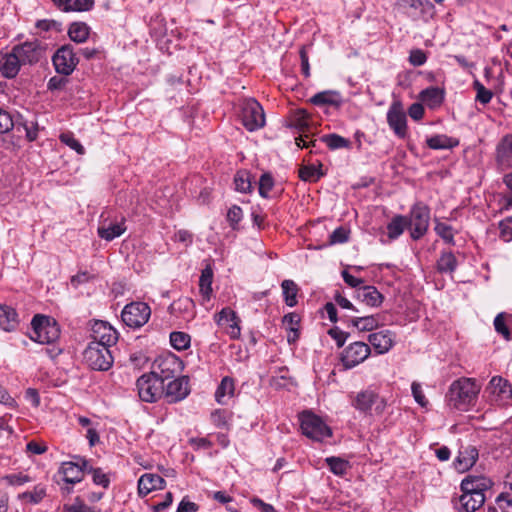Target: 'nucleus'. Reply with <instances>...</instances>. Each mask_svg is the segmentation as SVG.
<instances>
[{"mask_svg":"<svg viewBox=\"0 0 512 512\" xmlns=\"http://www.w3.org/2000/svg\"><path fill=\"white\" fill-rule=\"evenodd\" d=\"M481 390L475 379L462 377L453 381L446 394V401L449 407L467 411L473 406Z\"/></svg>","mask_w":512,"mask_h":512,"instance_id":"nucleus-1","label":"nucleus"},{"mask_svg":"<svg viewBox=\"0 0 512 512\" xmlns=\"http://www.w3.org/2000/svg\"><path fill=\"white\" fill-rule=\"evenodd\" d=\"M30 338L40 344H52L60 337V328L56 321L48 316L37 314L31 321Z\"/></svg>","mask_w":512,"mask_h":512,"instance_id":"nucleus-2","label":"nucleus"},{"mask_svg":"<svg viewBox=\"0 0 512 512\" xmlns=\"http://www.w3.org/2000/svg\"><path fill=\"white\" fill-rule=\"evenodd\" d=\"M111 347L99 342H90L83 353L85 362L93 370L107 371L113 364Z\"/></svg>","mask_w":512,"mask_h":512,"instance_id":"nucleus-3","label":"nucleus"},{"mask_svg":"<svg viewBox=\"0 0 512 512\" xmlns=\"http://www.w3.org/2000/svg\"><path fill=\"white\" fill-rule=\"evenodd\" d=\"M350 399L351 405L365 415H372L373 407L374 413L380 415L384 412L386 407L385 399L381 398L372 389L362 390L355 395H350Z\"/></svg>","mask_w":512,"mask_h":512,"instance_id":"nucleus-4","label":"nucleus"},{"mask_svg":"<svg viewBox=\"0 0 512 512\" xmlns=\"http://www.w3.org/2000/svg\"><path fill=\"white\" fill-rule=\"evenodd\" d=\"M241 122L248 131H255L265 125V114L262 106L253 98L244 99L240 103Z\"/></svg>","mask_w":512,"mask_h":512,"instance_id":"nucleus-5","label":"nucleus"},{"mask_svg":"<svg viewBox=\"0 0 512 512\" xmlns=\"http://www.w3.org/2000/svg\"><path fill=\"white\" fill-rule=\"evenodd\" d=\"M136 387L139 398L147 403L156 402L164 394V384L155 374H143L137 379Z\"/></svg>","mask_w":512,"mask_h":512,"instance_id":"nucleus-6","label":"nucleus"},{"mask_svg":"<svg viewBox=\"0 0 512 512\" xmlns=\"http://www.w3.org/2000/svg\"><path fill=\"white\" fill-rule=\"evenodd\" d=\"M408 220V227L411 229V238L414 240H418L422 238L429 227L430 221V209L429 207L422 203H415L411 210Z\"/></svg>","mask_w":512,"mask_h":512,"instance_id":"nucleus-7","label":"nucleus"},{"mask_svg":"<svg viewBox=\"0 0 512 512\" xmlns=\"http://www.w3.org/2000/svg\"><path fill=\"white\" fill-rule=\"evenodd\" d=\"M300 427L302 433L315 441H322L331 436L330 428L317 415L311 412H304L300 416Z\"/></svg>","mask_w":512,"mask_h":512,"instance_id":"nucleus-8","label":"nucleus"},{"mask_svg":"<svg viewBox=\"0 0 512 512\" xmlns=\"http://www.w3.org/2000/svg\"><path fill=\"white\" fill-rule=\"evenodd\" d=\"M151 309L144 302L127 304L121 314L122 321L131 328H139L146 324L150 318Z\"/></svg>","mask_w":512,"mask_h":512,"instance_id":"nucleus-9","label":"nucleus"},{"mask_svg":"<svg viewBox=\"0 0 512 512\" xmlns=\"http://www.w3.org/2000/svg\"><path fill=\"white\" fill-rule=\"evenodd\" d=\"M22 66L38 63L45 54V48L39 40L26 41L12 47Z\"/></svg>","mask_w":512,"mask_h":512,"instance_id":"nucleus-10","label":"nucleus"},{"mask_svg":"<svg viewBox=\"0 0 512 512\" xmlns=\"http://www.w3.org/2000/svg\"><path fill=\"white\" fill-rule=\"evenodd\" d=\"M387 123L394 134L405 139L408 135L407 117L400 101H394L387 112Z\"/></svg>","mask_w":512,"mask_h":512,"instance_id":"nucleus-11","label":"nucleus"},{"mask_svg":"<svg viewBox=\"0 0 512 512\" xmlns=\"http://www.w3.org/2000/svg\"><path fill=\"white\" fill-rule=\"evenodd\" d=\"M485 391L489 393V401L497 405H504L512 399L511 385L500 376H494Z\"/></svg>","mask_w":512,"mask_h":512,"instance_id":"nucleus-12","label":"nucleus"},{"mask_svg":"<svg viewBox=\"0 0 512 512\" xmlns=\"http://www.w3.org/2000/svg\"><path fill=\"white\" fill-rule=\"evenodd\" d=\"M52 61L55 70L65 76L70 75L78 64V58L69 44L60 47L55 52Z\"/></svg>","mask_w":512,"mask_h":512,"instance_id":"nucleus-13","label":"nucleus"},{"mask_svg":"<svg viewBox=\"0 0 512 512\" xmlns=\"http://www.w3.org/2000/svg\"><path fill=\"white\" fill-rule=\"evenodd\" d=\"M370 352L368 344L357 341L351 343L343 350L341 361L346 369H351L366 360Z\"/></svg>","mask_w":512,"mask_h":512,"instance_id":"nucleus-14","label":"nucleus"},{"mask_svg":"<svg viewBox=\"0 0 512 512\" xmlns=\"http://www.w3.org/2000/svg\"><path fill=\"white\" fill-rule=\"evenodd\" d=\"M181 367V361L175 355H168L160 357L154 362V370L151 372L155 374L157 378L162 380L164 384L176 376Z\"/></svg>","mask_w":512,"mask_h":512,"instance_id":"nucleus-15","label":"nucleus"},{"mask_svg":"<svg viewBox=\"0 0 512 512\" xmlns=\"http://www.w3.org/2000/svg\"><path fill=\"white\" fill-rule=\"evenodd\" d=\"M214 320L218 326L225 327V331L231 339H238L240 337V318L230 307H224L219 313H216Z\"/></svg>","mask_w":512,"mask_h":512,"instance_id":"nucleus-16","label":"nucleus"},{"mask_svg":"<svg viewBox=\"0 0 512 512\" xmlns=\"http://www.w3.org/2000/svg\"><path fill=\"white\" fill-rule=\"evenodd\" d=\"M91 338V342L113 346L118 340V333L109 323L96 320L91 326Z\"/></svg>","mask_w":512,"mask_h":512,"instance_id":"nucleus-17","label":"nucleus"},{"mask_svg":"<svg viewBox=\"0 0 512 512\" xmlns=\"http://www.w3.org/2000/svg\"><path fill=\"white\" fill-rule=\"evenodd\" d=\"M88 462L84 458H78L77 462H63L59 473L63 475V479L68 484H76L82 481L85 472L88 469Z\"/></svg>","mask_w":512,"mask_h":512,"instance_id":"nucleus-18","label":"nucleus"},{"mask_svg":"<svg viewBox=\"0 0 512 512\" xmlns=\"http://www.w3.org/2000/svg\"><path fill=\"white\" fill-rule=\"evenodd\" d=\"M189 394V381L186 377H179L169 380L166 387L164 386L163 396L167 402L175 403L183 400Z\"/></svg>","mask_w":512,"mask_h":512,"instance_id":"nucleus-19","label":"nucleus"},{"mask_svg":"<svg viewBox=\"0 0 512 512\" xmlns=\"http://www.w3.org/2000/svg\"><path fill=\"white\" fill-rule=\"evenodd\" d=\"M479 453L475 446H461L454 465L459 472H466L474 466L478 459Z\"/></svg>","mask_w":512,"mask_h":512,"instance_id":"nucleus-20","label":"nucleus"},{"mask_svg":"<svg viewBox=\"0 0 512 512\" xmlns=\"http://www.w3.org/2000/svg\"><path fill=\"white\" fill-rule=\"evenodd\" d=\"M493 484V481L484 475L470 474L462 480L460 489L467 492H479L485 494L487 490L492 488Z\"/></svg>","mask_w":512,"mask_h":512,"instance_id":"nucleus-21","label":"nucleus"},{"mask_svg":"<svg viewBox=\"0 0 512 512\" xmlns=\"http://www.w3.org/2000/svg\"><path fill=\"white\" fill-rule=\"evenodd\" d=\"M21 66L13 49L7 53H0V72L5 78L12 79L16 77Z\"/></svg>","mask_w":512,"mask_h":512,"instance_id":"nucleus-22","label":"nucleus"},{"mask_svg":"<svg viewBox=\"0 0 512 512\" xmlns=\"http://www.w3.org/2000/svg\"><path fill=\"white\" fill-rule=\"evenodd\" d=\"M368 341L378 354H384L392 348L394 334L390 330L378 331L371 333Z\"/></svg>","mask_w":512,"mask_h":512,"instance_id":"nucleus-23","label":"nucleus"},{"mask_svg":"<svg viewBox=\"0 0 512 512\" xmlns=\"http://www.w3.org/2000/svg\"><path fill=\"white\" fill-rule=\"evenodd\" d=\"M462 495L459 497L461 508L459 512H475L481 508L486 500L485 494L479 492H467L461 490Z\"/></svg>","mask_w":512,"mask_h":512,"instance_id":"nucleus-24","label":"nucleus"},{"mask_svg":"<svg viewBox=\"0 0 512 512\" xmlns=\"http://www.w3.org/2000/svg\"><path fill=\"white\" fill-rule=\"evenodd\" d=\"M355 297L362 303L370 307H379L384 297L374 286H362L356 289Z\"/></svg>","mask_w":512,"mask_h":512,"instance_id":"nucleus-25","label":"nucleus"},{"mask_svg":"<svg viewBox=\"0 0 512 512\" xmlns=\"http://www.w3.org/2000/svg\"><path fill=\"white\" fill-rule=\"evenodd\" d=\"M496 160L502 169L512 167V135H506L497 145Z\"/></svg>","mask_w":512,"mask_h":512,"instance_id":"nucleus-26","label":"nucleus"},{"mask_svg":"<svg viewBox=\"0 0 512 512\" xmlns=\"http://www.w3.org/2000/svg\"><path fill=\"white\" fill-rule=\"evenodd\" d=\"M164 484L165 480L157 474H143L138 480V493L141 496H146L153 490L162 489Z\"/></svg>","mask_w":512,"mask_h":512,"instance_id":"nucleus-27","label":"nucleus"},{"mask_svg":"<svg viewBox=\"0 0 512 512\" xmlns=\"http://www.w3.org/2000/svg\"><path fill=\"white\" fill-rule=\"evenodd\" d=\"M310 102L316 106L340 107L343 99L338 91L326 90L316 93L310 98Z\"/></svg>","mask_w":512,"mask_h":512,"instance_id":"nucleus-28","label":"nucleus"},{"mask_svg":"<svg viewBox=\"0 0 512 512\" xmlns=\"http://www.w3.org/2000/svg\"><path fill=\"white\" fill-rule=\"evenodd\" d=\"M52 2L64 12L89 11L94 6V0H52Z\"/></svg>","mask_w":512,"mask_h":512,"instance_id":"nucleus-29","label":"nucleus"},{"mask_svg":"<svg viewBox=\"0 0 512 512\" xmlns=\"http://www.w3.org/2000/svg\"><path fill=\"white\" fill-rule=\"evenodd\" d=\"M126 231L124 219L120 222H110L106 224L102 223L98 227V236L106 241H112L113 239L121 236Z\"/></svg>","mask_w":512,"mask_h":512,"instance_id":"nucleus-30","label":"nucleus"},{"mask_svg":"<svg viewBox=\"0 0 512 512\" xmlns=\"http://www.w3.org/2000/svg\"><path fill=\"white\" fill-rule=\"evenodd\" d=\"M282 323L285 330L289 332L287 335L288 343H295L299 338V315L296 313H288L283 317Z\"/></svg>","mask_w":512,"mask_h":512,"instance_id":"nucleus-31","label":"nucleus"},{"mask_svg":"<svg viewBox=\"0 0 512 512\" xmlns=\"http://www.w3.org/2000/svg\"><path fill=\"white\" fill-rule=\"evenodd\" d=\"M17 325V313L8 305L0 304V328L11 331Z\"/></svg>","mask_w":512,"mask_h":512,"instance_id":"nucleus-32","label":"nucleus"},{"mask_svg":"<svg viewBox=\"0 0 512 512\" xmlns=\"http://www.w3.org/2000/svg\"><path fill=\"white\" fill-rule=\"evenodd\" d=\"M421 100L430 108L439 106L444 100L443 91L437 87H430L420 94Z\"/></svg>","mask_w":512,"mask_h":512,"instance_id":"nucleus-33","label":"nucleus"},{"mask_svg":"<svg viewBox=\"0 0 512 512\" xmlns=\"http://www.w3.org/2000/svg\"><path fill=\"white\" fill-rule=\"evenodd\" d=\"M213 271L207 266L201 272L199 289L204 300L209 301L212 294Z\"/></svg>","mask_w":512,"mask_h":512,"instance_id":"nucleus-34","label":"nucleus"},{"mask_svg":"<svg viewBox=\"0 0 512 512\" xmlns=\"http://www.w3.org/2000/svg\"><path fill=\"white\" fill-rule=\"evenodd\" d=\"M426 144L430 149H450L458 145V141L447 135H434L427 138Z\"/></svg>","mask_w":512,"mask_h":512,"instance_id":"nucleus-35","label":"nucleus"},{"mask_svg":"<svg viewBox=\"0 0 512 512\" xmlns=\"http://www.w3.org/2000/svg\"><path fill=\"white\" fill-rule=\"evenodd\" d=\"M234 394V381L230 377H224L221 380L215 392L216 401L219 404H226V399L230 398Z\"/></svg>","mask_w":512,"mask_h":512,"instance_id":"nucleus-36","label":"nucleus"},{"mask_svg":"<svg viewBox=\"0 0 512 512\" xmlns=\"http://www.w3.org/2000/svg\"><path fill=\"white\" fill-rule=\"evenodd\" d=\"M89 31L90 28L86 23L73 22L68 29V35L72 41L83 43L87 40Z\"/></svg>","mask_w":512,"mask_h":512,"instance_id":"nucleus-37","label":"nucleus"},{"mask_svg":"<svg viewBox=\"0 0 512 512\" xmlns=\"http://www.w3.org/2000/svg\"><path fill=\"white\" fill-rule=\"evenodd\" d=\"M408 227V220L406 216L397 215L387 225L388 237L390 239L398 238Z\"/></svg>","mask_w":512,"mask_h":512,"instance_id":"nucleus-38","label":"nucleus"},{"mask_svg":"<svg viewBox=\"0 0 512 512\" xmlns=\"http://www.w3.org/2000/svg\"><path fill=\"white\" fill-rule=\"evenodd\" d=\"M284 301L289 307L297 304L298 286L293 280H284L281 283Z\"/></svg>","mask_w":512,"mask_h":512,"instance_id":"nucleus-39","label":"nucleus"},{"mask_svg":"<svg viewBox=\"0 0 512 512\" xmlns=\"http://www.w3.org/2000/svg\"><path fill=\"white\" fill-rule=\"evenodd\" d=\"M349 322L353 327L361 332L372 331L379 325L377 318L372 315L364 317H353L349 320Z\"/></svg>","mask_w":512,"mask_h":512,"instance_id":"nucleus-40","label":"nucleus"},{"mask_svg":"<svg viewBox=\"0 0 512 512\" xmlns=\"http://www.w3.org/2000/svg\"><path fill=\"white\" fill-rule=\"evenodd\" d=\"M457 268V259L452 252H442L437 261V269L441 273H453Z\"/></svg>","mask_w":512,"mask_h":512,"instance_id":"nucleus-41","label":"nucleus"},{"mask_svg":"<svg viewBox=\"0 0 512 512\" xmlns=\"http://www.w3.org/2000/svg\"><path fill=\"white\" fill-rule=\"evenodd\" d=\"M325 462L330 471L337 476L346 474L347 470L350 468L349 462L340 457H327Z\"/></svg>","mask_w":512,"mask_h":512,"instance_id":"nucleus-42","label":"nucleus"},{"mask_svg":"<svg viewBox=\"0 0 512 512\" xmlns=\"http://www.w3.org/2000/svg\"><path fill=\"white\" fill-rule=\"evenodd\" d=\"M434 230H435L436 234L440 238H442L445 243L450 244V245L455 244V241H454L455 231L452 226H450L444 222L436 221Z\"/></svg>","mask_w":512,"mask_h":512,"instance_id":"nucleus-43","label":"nucleus"},{"mask_svg":"<svg viewBox=\"0 0 512 512\" xmlns=\"http://www.w3.org/2000/svg\"><path fill=\"white\" fill-rule=\"evenodd\" d=\"M234 184L237 191L241 193L250 192L252 188L250 173L245 170L238 171L234 177Z\"/></svg>","mask_w":512,"mask_h":512,"instance_id":"nucleus-44","label":"nucleus"},{"mask_svg":"<svg viewBox=\"0 0 512 512\" xmlns=\"http://www.w3.org/2000/svg\"><path fill=\"white\" fill-rule=\"evenodd\" d=\"M191 338L187 333L175 331L170 334V343L178 351L187 349L190 346Z\"/></svg>","mask_w":512,"mask_h":512,"instance_id":"nucleus-45","label":"nucleus"},{"mask_svg":"<svg viewBox=\"0 0 512 512\" xmlns=\"http://www.w3.org/2000/svg\"><path fill=\"white\" fill-rule=\"evenodd\" d=\"M322 141L326 143V145L332 149H340V148H349L351 143L348 139L338 135V134H329L324 135L322 137Z\"/></svg>","mask_w":512,"mask_h":512,"instance_id":"nucleus-46","label":"nucleus"},{"mask_svg":"<svg viewBox=\"0 0 512 512\" xmlns=\"http://www.w3.org/2000/svg\"><path fill=\"white\" fill-rule=\"evenodd\" d=\"M323 172L321 171V169L313 166V165H310V166H302L300 169H299V177L303 180V181H309V182H316L318 181L322 176H323Z\"/></svg>","mask_w":512,"mask_h":512,"instance_id":"nucleus-47","label":"nucleus"},{"mask_svg":"<svg viewBox=\"0 0 512 512\" xmlns=\"http://www.w3.org/2000/svg\"><path fill=\"white\" fill-rule=\"evenodd\" d=\"M46 495L45 488L37 485L32 491L23 492L19 495L21 500H26L32 504H38Z\"/></svg>","mask_w":512,"mask_h":512,"instance_id":"nucleus-48","label":"nucleus"},{"mask_svg":"<svg viewBox=\"0 0 512 512\" xmlns=\"http://www.w3.org/2000/svg\"><path fill=\"white\" fill-rule=\"evenodd\" d=\"M292 125L298 130L304 132L309 127V116L306 110L298 109L293 113Z\"/></svg>","mask_w":512,"mask_h":512,"instance_id":"nucleus-49","label":"nucleus"},{"mask_svg":"<svg viewBox=\"0 0 512 512\" xmlns=\"http://www.w3.org/2000/svg\"><path fill=\"white\" fill-rule=\"evenodd\" d=\"M508 316H509L508 314L502 312V313H499L494 319V328H495L496 332L498 334H501L506 340H510V338H511L510 330H509L508 326L506 325V318Z\"/></svg>","mask_w":512,"mask_h":512,"instance_id":"nucleus-50","label":"nucleus"},{"mask_svg":"<svg viewBox=\"0 0 512 512\" xmlns=\"http://www.w3.org/2000/svg\"><path fill=\"white\" fill-rule=\"evenodd\" d=\"M473 88L476 90V101L484 105L491 101L493 97L492 91L486 89L480 81L475 80L473 82Z\"/></svg>","mask_w":512,"mask_h":512,"instance_id":"nucleus-51","label":"nucleus"},{"mask_svg":"<svg viewBox=\"0 0 512 512\" xmlns=\"http://www.w3.org/2000/svg\"><path fill=\"white\" fill-rule=\"evenodd\" d=\"M87 472L92 474L93 482L96 485H100L103 488H107L109 486L110 480L108 476L102 471V469L93 468L88 462Z\"/></svg>","mask_w":512,"mask_h":512,"instance_id":"nucleus-52","label":"nucleus"},{"mask_svg":"<svg viewBox=\"0 0 512 512\" xmlns=\"http://www.w3.org/2000/svg\"><path fill=\"white\" fill-rule=\"evenodd\" d=\"M274 186V180L270 173H264L259 180V194L263 198H267L269 196V192L272 190Z\"/></svg>","mask_w":512,"mask_h":512,"instance_id":"nucleus-53","label":"nucleus"},{"mask_svg":"<svg viewBox=\"0 0 512 512\" xmlns=\"http://www.w3.org/2000/svg\"><path fill=\"white\" fill-rule=\"evenodd\" d=\"M15 122L12 115L0 107V133H7L14 127Z\"/></svg>","mask_w":512,"mask_h":512,"instance_id":"nucleus-54","label":"nucleus"},{"mask_svg":"<svg viewBox=\"0 0 512 512\" xmlns=\"http://www.w3.org/2000/svg\"><path fill=\"white\" fill-rule=\"evenodd\" d=\"M64 512H98L94 507L86 505L79 497L71 505H64Z\"/></svg>","mask_w":512,"mask_h":512,"instance_id":"nucleus-55","label":"nucleus"},{"mask_svg":"<svg viewBox=\"0 0 512 512\" xmlns=\"http://www.w3.org/2000/svg\"><path fill=\"white\" fill-rule=\"evenodd\" d=\"M36 28L41 31H62V24L56 20L43 19L36 22Z\"/></svg>","mask_w":512,"mask_h":512,"instance_id":"nucleus-56","label":"nucleus"},{"mask_svg":"<svg viewBox=\"0 0 512 512\" xmlns=\"http://www.w3.org/2000/svg\"><path fill=\"white\" fill-rule=\"evenodd\" d=\"M60 140L64 144L68 145L71 149L75 150L77 153H84V147L77 139L74 138L72 133H62L60 135Z\"/></svg>","mask_w":512,"mask_h":512,"instance_id":"nucleus-57","label":"nucleus"},{"mask_svg":"<svg viewBox=\"0 0 512 512\" xmlns=\"http://www.w3.org/2000/svg\"><path fill=\"white\" fill-rule=\"evenodd\" d=\"M349 239V231L344 227L336 228L330 235V244L345 243Z\"/></svg>","mask_w":512,"mask_h":512,"instance_id":"nucleus-58","label":"nucleus"},{"mask_svg":"<svg viewBox=\"0 0 512 512\" xmlns=\"http://www.w3.org/2000/svg\"><path fill=\"white\" fill-rule=\"evenodd\" d=\"M3 480L12 486H21L31 481V478L23 473L5 475Z\"/></svg>","mask_w":512,"mask_h":512,"instance_id":"nucleus-59","label":"nucleus"},{"mask_svg":"<svg viewBox=\"0 0 512 512\" xmlns=\"http://www.w3.org/2000/svg\"><path fill=\"white\" fill-rule=\"evenodd\" d=\"M412 395L415 399V401L422 407H425L428 403V401L425 398V395L423 393L422 387L420 383L413 382L411 385Z\"/></svg>","mask_w":512,"mask_h":512,"instance_id":"nucleus-60","label":"nucleus"},{"mask_svg":"<svg viewBox=\"0 0 512 512\" xmlns=\"http://www.w3.org/2000/svg\"><path fill=\"white\" fill-rule=\"evenodd\" d=\"M242 219V209L239 206H232L227 213V220L234 228Z\"/></svg>","mask_w":512,"mask_h":512,"instance_id":"nucleus-61","label":"nucleus"},{"mask_svg":"<svg viewBox=\"0 0 512 512\" xmlns=\"http://www.w3.org/2000/svg\"><path fill=\"white\" fill-rule=\"evenodd\" d=\"M329 335L336 341L338 347H342L348 338V333L335 327L329 330Z\"/></svg>","mask_w":512,"mask_h":512,"instance_id":"nucleus-62","label":"nucleus"},{"mask_svg":"<svg viewBox=\"0 0 512 512\" xmlns=\"http://www.w3.org/2000/svg\"><path fill=\"white\" fill-rule=\"evenodd\" d=\"M427 60L425 53L422 50L416 49L411 51L409 61L414 66H421Z\"/></svg>","mask_w":512,"mask_h":512,"instance_id":"nucleus-63","label":"nucleus"},{"mask_svg":"<svg viewBox=\"0 0 512 512\" xmlns=\"http://www.w3.org/2000/svg\"><path fill=\"white\" fill-rule=\"evenodd\" d=\"M508 221L510 220H504L499 223L500 238L506 242L512 240V227L508 225Z\"/></svg>","mask_w":512,"mask_h":512,"instance_id":"nucleus-64","label":"nucleus"}]
</instances>
